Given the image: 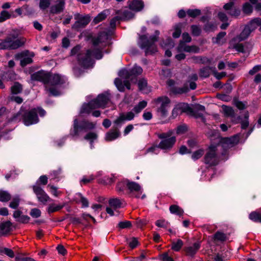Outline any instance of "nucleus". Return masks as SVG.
I'll return each instance as SVG.
<instances>
[{
	"label": "nucleus",
	"instance_id": "1",
	"mask_svg": "<svg viewBox=\"0 0 261 261\" xmlns=\"http://www.w3.org/2000/svg\"><path fill=\"white\" fill-rule=\"evenodd\" d=\"M14 34L8 35L5 39H0V50H14L23 46L27 39L23 37L18 38V31L14 30Z\"/></svg>",
	"mask_w": 261,
	"mask_h": 261
},
{
	"label": "nucleus",
	"instance_id": "2",
	"mask_svg": "<svg viewBox=\"0 0 261 261\" xmlns=\"http://www.w3.org/2000/svg\"><path fill=\"white\" fill-rule=\"evenodd\" d=\"M45 111L40 107L33 108L29 111L24 110L22 107H21L19 112L16 116H14L12 120H16L17 117L21 115L24 124L30 125L36 123L39 121L38 114L41 117H43L45 115Z\"/></svg>",
	"mask_w": 261,
	"mask_h": 261
},
{
	"label": "nucleus",
	"instance_id": "3",
	"mask_svg": "<svg viewBox=\"0 0 261 261\" xmlns=\"http://www.w3.org/2000/svg\"><path fill=\"white\" fill-rule=\"evenodd\" d=\"M92 57L97 59H101L102 57L101 49L95 47L87 49L85 53L78 55L77 60L79 63L83 66L88 67L91 62Z\"/></svg>",
	"mask_w": 261,
	"mask_h": 261
},
{
	"label": "nucleus",
	"instance_id": "4",
	"mask_svg": "<svg viewBox=\"0 0 261 261\" xmlns=\"http://www.w3.org/2000/svg\"><path fill=\"white\" fill-rule=\"evenodd\" d=\"M172 131H169L167 133H161L156 134L157 137L161 140L158 145V148L164 150H171L175 145L176 138L175 136H172Z\"/></svg>",
	"mask_w": 261,
	"mask_h": 261
},
{
	"label": "nucleus",
	"instance_id": "5",
	"mask_svg": "<svg viewBox=\"0 0 261 261\" xmlns=\"http://www.w3.org/2000/svg\"><path fill=\"white\" fill-rule=\"evenodd\" d=\"M141 47L145 49V55H152L158 51L155 43L158 41V35H153L149 38L146 35L140 36Z\"/></svg>",
	"mask_w": 261,
	"mask_h": 261
},
{
	"label": "nucleus",
	"instance_id": "6",
	"mask_svg": "<svg viewBox=\"0 0 261 261\" xmlns=\"http://www.w3.org/2000/svg\"><path fill=\"white\" fill-rule=\"evenodd\" d=\"M65 82V80L63 76L59 74H53L49 72V78L47 85L49 86L51 90L49 89H46V90L51 95H57L59 93L58 86L62 85Z\"/></svg>",
	"mask_w": 261,
	"mask_h": 261
},
{
	"label": "nucleus",
	"instance_id": "7",
	"mask_svg": "<svg viewBox=\"0 0 261 261\" xmlns=\"http://www.w3.org/2000/svg\"><path fill=\"white\" fill-rule=\"evenodd\" d=\"M152 102L156 107V112L161 116L165 117L168 114L170 107L171 100L166 96H162L154 99Z\"/></svg>",
	"mask_w": 261,
	"mask_h": 261
},
{
	"label": "nucleus",
	"instance_id": "8",
	"mask_svg": "<svg viewBox=\"0 0 261 261\" xmlns=\"http://www.w3.org/2000/svg\"><path fill=\"white\" fill-rule=\"evenodd\" d=\"M182 113L190 114L196 118L202 117V114L197 113L188 104L186 103H179L177 104L173 109L172 114L173 117H176L179 114Z\"/></svg>",
	"mask_w": 261,
	"mask_h": 261
},
{
	"label": "nucleus",
	"instance_id": "9",
	"mask_svg": "<svg viewBox=\"0 0 261 261\" xmlns=\"http://www.w3.org/2000/svg\"><path fill=\"white\" fill-rule=\"evenodd\" d=\"M217 147L211 146L204 158V162L209 166H215L218 164V159L216 154Z\"/></svg>",
	"mask_w": 261,
	"mask_h": 261
},
{
	"label": "nucleus",
	"instance_id": "10",
	"mask_svg": "<svg viewBox=\"0 0 261 261\" xmlns=\"http://www.w3.org/2000/svg\"><path fill=\"white\" fill-rule=\"evenodd\" d=\"M49 78V72L44 70H40L36 72L31 75V79L32 81H39L42 83L46 89H49L51 90L49 86L47 85L48 79Z\"/></svg>",
	"mask_w": 261,
	"mask_h": 261
},
{
	"label": "nucleus",
	"instance_id": "11",
	"mask_svg": "<svg viewBox=\"0 0 261 261\" xmlns=\"http://www.w3.org/2000/svg\"><path fill=\"white\" fill-rule=\"evenodd\" d=\"M74 18L76 21L73 24L72 28L75 29L84 28L90 21V17L88 15H83L76 13L74 14Z\"/></svg>",
	"mask_w": 261,
	"mask_h": 261
},
{
	"label": "nucleus",
	"instance_id": "12",
	"mask_svg": "<svg viewBox=\"0 0 261 261\" xmlns=\"http://www.w3.org/2000/svg\"><path fill=\"white\" fill-rule=\"evenodd\" d=\"M28 56H29L30 57L24 58L20 61V64L21 66L24 67L28 64H30L33 62L32 58L34 56V54L33 53H30L29 50H26L15 55V58L16 59L18 60Z\"/></svg>",
	"mask_w": 261,
	"mask_h": 261
},
{
	"label": "nucleus",
	"instance_id": "13",
	"mask_svg": "<svg viewBox=\"0 0 261 261\" xmlns=\"http://www.w3.org/2000/svg\"><path fill=\"white\" fill-rule=\"evenodd\" d=\"M32 188L39 202L45 204L50 200L49 196L39 185H34Z\"/></svg>",
	"mask_w": 261,
	"mask_h": 261
},
{
	"label": "nucleus",
	"instance_id": "14",
	"mask_svg": "<svg viewBox=\"0 0 261 261\" xmlns=\"http://www.w3.org/2000/svg\"><path fill=\"white\" fill-rule=\"evenodd\" d=\"M239 141V136L235 135L231 137L223 138L221 139L220 143L224 149L230 148L236 145Z\"/></svg>",
	"mask_w": 261,
	"mask_h": 261
},
{
	"label": "nucleus",
	"instance_id": "15",
	"mask_svg": "<svg viewBox=\"0 0 261 261\" xmlns=\"http://www.w3.org/2000/svg\"><path fill=\"white\" fill-rule=\"evenodd\" d=\"M109 204L110 207H107L106 212L110 216H113L114 211L113 209L116 210L121 207L123 205V201L118 198H112L109 200Z\"/></svg>",
	"mask_w": 261,
	"mask_h": 261
},
{
	"label": "nucleus",
	"instance_id": "16",
	"mask_svg": "<svg viewBox=\"0 0 261 261\" xmlns=\"http://www.w3.org/2000/svg\"><path fill=\"white\" fill-rule=\"evenodd\" d=\"M142 69L140 66H135L130 71L123 70L121 71L122 75L125 76V79H130L132 81L134 77L141 74L142 72Z\"/></svg>",
	"mask_w": 261,
	"mask_h": 261
},
{
	"label": "nucleus",
	"instance_id": "17",
	"mask_svg": "<svg viewBox=\"0 0 261 261\" xmlns=\"http://www.w3.org/2000/svg\"><path fill=\"white\" fill-rule=\"evenodd\" d=\"M223 8L227 14L233 17H237L240 14V10L236 8L233 5V3L229 2L224 5Z\"/></svg>",
	"mask_w": 261,
	"mask_h": 261
},
{
	"label": "nucleus",
	"instance_id": "18",
	"mask_svg": "<svg viewBox=\"0 0 261 261\" xmlns=\"http://www.w3.org/2000/svg\"><path fill=\"white\" fill-rule=\"evenodd\" d=\"M109 100V99L107 96L101 94L98 95V96L95 99L92 101L96 108H105L106 105L108 103Z\"/></svg>",
	"mask_w": 261,
	"mask_h": 261
},
{
	"label": "nucleus",
	"instance_id": "19",
	"mask_svg": "<svg viewBox=\"0 0 261 261\" xmlns=\"http://www.w3.org/2000/svg\"><path fill=\"white\" fill-rule=\"evenodd\" d=\"M135 117V115L132 112H128L126 113H121L119 116L114 121V123L119 124L125 121H130Z\"/></svg>",
	"mask_w": 261,
	"mask_h": 261
},
{
	"label": "nucleus",
	"instance_id": "20",
	"mask_svg": "<svg viewBox=\"0 0 261 261\" xmlns=\"http://www.w3.org/2000/svg\"><path fill=\"white\" fill-rule=\"evenodd\" d=\"M128 3L129 9L136 12L141 11L144 6L142 0H129Z\"/></svg>",
	"mask_w": 261,
	"mask_h": 261
},
{
	"label": "nucleus",
	"instance_id": "21",
	"mask_svg": "<svg viewBox=\"0 0 261 261\" xmlns=\"http://www.w3.org/2000/svg\"><path fill=\"white\" fill-rule=\"evenodd\" d=\"M64 8L65 2L63 0H59L56 5L50 8V13L53 14H59L63 12Z\"/></svg>",
	"mask_w": 261,
	"mask_h": 261
},
{
	"label": "nucleus",
	"instance_id": "22",
	"mask_svg": "<svg viewBox=\"0 0 261 261\" xmlns=\"http://www.w3.org/2000/svg\"><path fill=\"white\" fill-rule=\"evenodd\" d=\"M12 230V224L9 221L0 223V233L4 236L8 234Z\"/></svg>",
	"mask_w": 261,
	"mask_h": 261
},
{
	"label": "nucleus",
	"instance_id": "23",
	"mask_svg": "<svg viewBox=\"0 0 261 261\" xmlns=\"http://www.w3.org/2000/svg\"><path fill=\"white\" fill-rule=\"evenodd\" d=\"M178 49L179 50H183L188 53H197L199 51V48L196 45H187L183 43H180Z\"/></svg>",
	"mask_w": 261,
	"mask_h": 261
},
{
	"label": "nucleus",
	"instance_id": "24",
	"mask_svg": "<svg viewBox=\"0 0 261 261\" xmlns=\"http://www.w3.org/2000/svg\"><path fill=\"white\" fill-rule=\"evenodd\" d=\"M110 14V12L109 9H105L103 10L94 17L93 20V23L95 24H98L101 21L105 20Z\"/></svg>",
	"mask_w": 261,
	"mask_h": 261
},
{
	"label": "nucleus",
	"instance_id": "25",
	"mask_svg": "<svg viewBox=\"0 0 261 261\" xmlns=\"http://www.w3.org/2000/svg\"><path fill=\"white\" fill-rule=\"evenodd\" d=\"M200 247L199 243H195L192 246L186 247L184 248L186 254L189 256L195 255Z\"/></svg>",
	"mask_w": 261,
	"mask_h": 261
},
{
	"label": "nucleus",
	"instance_id": "26",
	"mask_svg": "<svg viewBox=\"0 0 261 261\" xmlns=\"http://www.w3.org/2000/svg\"><path fill=\"white\" fill-rule=\"evenodd\" d=\"M120 132L116 127L111 129L106 136V140L108 141H113L119 137Z\"/></svg>",
	"mask_w": 261,
	"mask_h": 261
},
{
	"label": "nucleus",
	"instance_id": "27",
	"mask_svg": "<svg viewBox=\"0 0 261 261\" xmlns=\"http://www.w3.org/2000/svg\"><path fill=\"white\" fill-rule=\"evenodd\" d=\"M250 34H251V32L249 31V29H248V28H246V27H245L244 30L240 33V34L239 35H238V36H237L236 37H235L233 39V40L235 41H238V42L242 41L246 39H247L248 37V36L250 35Z\"/></svg>",
	"mask_w": 261,
	"mask_h": 261
},
{
	"label": "nucleus",
	"instance_id": "28",
	"mask_svg": "<svg viewBox=\"0 0 261 261\" xmlns=\"http://www.w3.org/2000/svg\"><path fill=\"white\" fill-rule=\"evenodd\" d=\"M260 25H261V19L259 18H256L252 20L250 23L245 27L248 28L251 33Z\"/></svg>",
	"mask_w": 261,
	"mask_h": 261
},
{
	"label": "nucleus",
	"instance_id": "29",
	"mask_svg": "<svg viewBox=\"0 0 261 261\" xmlns=\"http://www.w3.org/2000/svg\"><path fill=\"white\" fill-rule=\"evenodd\" d=\"M169 211L171 214L178 215L179 216H182L184 211L183 209L176 204H173L170 206Z\"/></svg>",
	"mask_w": 261,
	"mask_h": 261
},
{
	"label": "nucleus",
	"instance_id": "30",
	"mask_svg": "<svg viewBox=\"0 0 261 261\" xmlns=\"http://www.w3.org/2000/svg\"><path fill=\"white\" fill-rule=\"evenodd\" d=\"M116 14L120 15L122 17V19H130L133 18L134 15L130 11L126 10L122 12L121 10H117L116 11Z\"/></svg>",
	"mask_w": 261,
	"mask_h": 261
},
{
	"label": "nucleus",
	"instance_id": "31",
	"mask_svg": "<svg viewBox=\"0 0 261 261\" xmlns=\"http://www.w3.org/2000/svg\"><path fill=\"white\" fill-rule=\"evenodd\" d=\"M94 109H96V108L95 107V105H94L93 101H91L89 103L83 105L81 112V113L89 114L90 113L92 110Z\"/></svg>",
	"mask_w": 261,
	"mask_h": 261
},
{
	"label": "nucleus",
	"instance_id": "32",
	"mask_svg": "<svg viewBox=\"0 0 261 261\" xmlns=\"http://www.w3.org/2000/svg\"><path fill=\"white\" fill-rule=\"evenodd\" d=\"M249 218L254 222L261 223V211L252 212L249 215Z\"/></svg>",
	"mask_w": 261,
	"mask_h": 261
},
{
	"label": "nucleus",
	"instance_id": "33",
	"mask_svg": "<svg viewBox=\"0 0 261 261\" xmlns=\"http://www.w3.org/2000/svg\"><path fill=\"white\" fill-rule=\"evenodd\" d=\"M138 86L140 91L147 93L149 90L148 89L147 82L144 79H141L138 82Z\"/></svg>",
	"mask_w": 261,
	"mask_h": 261
},
{
	"label": "nucleus",
	"instance_id": "34",
	"mask_svg": "<svg viewBox=\"0 0 261 261\" xmlns=\"http://www.w3.org/2000/svg\"><path fill=\"white\" fill-rule=\"evenodd\" d=\"M184 245L183 241L180 239H178L176 241H172L171 249L174 251H179Z\"/></svg>",
	"mask_w": 261,
	"mask_h": 261
},
{
	"label": "nucleus",
	"instance_id": "35",
	"mask_svg": "<svg viewBox=\"0 0 261 261\" xmlns=\"http://www.w3.org/2000/svg\"><path fill=\"white\" fill-rule=\"evenodd\" d=\"M64 206V204H56L55 203H53L49 205L47 211L49 213H53L61 210Z\"/></svg>",
	"mask_w": 261,
	"mask_h": 261
},
{
	"label": "nucleus",
	"instance_id": "36",
	"mask_svg": "<svg viewBox=\"0 0 261 261\" xmlns=\"http://www.w3.org/2000/svg\"><path fill=\"white\" fill-rule=\"evenodd\" d=\"M172 92L175 94H183L186 93L189 91L188 85L185 84L182 87H174L172 90Z\"/></svg>",
	"mask_w": 261,
	"mask_h": 261
},
{
	"label": "nucleus",
	"instance_id": "37",
	"mask_svg": "<svg viewBox=\"0 0 261 261\" xmlns=\"http://www.w3.org/2000/svg\"><path fill=\"white\" fill-rule=\"evenodd\" d=\"M147 101L145 100L141 101L134 108L133 110L136 114H138L147 106Z\"/></svg>",
	"mask_w": 261,
	"mask_h": 261
},
{
	"label": "nucleus",
	"instance_id": "38",
	"mask_svg": "<svg viewBox=\"0 0 261 261\" xmlns=\"http://www.w3.org/2000/svg\"><path fill=\"white\" fill-rule=\"evenodd\" d=\"M191 59L196 63H202V64H207L210 62V60L206 57H202L201 56L198 57H193L191 58Z\"/></svg>",
	"mask_w": 261,
	"mask_h": 261
},
{
	"label": "nucleus",
	"instance_id": "39",
	"mask_svg": "<svg viewBox=\"0 0 261 261\" xmlns=\"http://www.w3.org/2000/svg\"><path fill=\"white\" fill-rule=\"evenodd\" d=\"M47 188H49V192L55 197H59L62 194V192L58 190V188L53 185L49 184Z\"/></svg>",
	"mask_w": 261,
	"mask_h": 261
},
{
	"label": "nucleus",
	"instance_id": "40",
	"mask_svg": "<svg viewBox=\"0 0 261 261\" xmlns=\"http://www.w3.org/2000/svg\"><path fill=\"white\" fill-rule=\"evenodd\" d=\"M11 195L7 191H0V201L7 202L11 199Z\"/></svg>",
	"mask_w": 261,
	"mask_h": 261
},
{
	"label": "nucleus",
	"instance_id": "41",
	"mask_svg": "<svg viewBox=\"0 0 261 261\" xmlns=\"http://www.w3.org/2000/svg\"><path fill=\"white\" fill-rule=\"evenodd\" d=\"M127 187L131 191L140 192L141 190L140 186L135 182H128Z\"/></svg>",
	"mask_w": 261,
	"mask_h": 261
},
{
	"label": "nucleus",
	"instance_id": "42",
	"mask_svg": "<svg viewBox=\"0 0 261 261\" xmlns=\"http://www.w3.org/2000/svg\"><path fill=\"white\" fill-rule=\"evenodd\" d=\"M22 88L21 84L19 83H15L14 85L11 87V90L13 94H17L22 91Z\"/></svg>",
	"mask_w": 261,
	"mask_h": 261
},
{
	"label": "nucleus",
	"instance_id": "43",
	"mask_svg": "<svg viewBox=\"0 0 261 261\" xmlns=\"http://www.w3.org/2000/svg\"><path fill=\"white\" fill-rule=\"evenodd\" d=\"M214 239L215 241L223 242L226 240L227 237L224 233L217 231L214 234Z\"/></svg>",
	"mask_w": 261,
	"mask_h": 261
},
{
	"label": "nucleus",
	"instance_id": "44",
	"mask_svg": "<svg viewBox=\"0 0 261 261\" xmlns=\"http://www.w3.org/2000/svg\"><path fill=\"white\" fill-rule=\"evenodd\" d=\"M187 14L190 17L195 18L201 14V11L197 9H188Z\"/></svg>",
	"mask_w": 261,
	"mask_h": 261
},
{
	"label": "nucleus",
	"instance_id": "45",
	"mask_svg": "<svg viewBox=\"0 0 261 261\" xmlns=\"http://www.w3.org/2000/svg\"><path fill=\"white\" fill-rule=\"evenodd\" d=\"M155 225L159 227L164 228H168L170 226V223L166 221L165 219H160L155 222Z\"/></svg>",
	"mask_w": 261,
	"mask_h": 261
},
{
	"label": "nucleus",
	"instance_id": "46",
	"mask_svg": "<svg viewBox=\"0 0 261 261\" xmlns=\"http://www.w3.org/2000/svg\"><path fill=\"white\" fill-rule=\"evenodd\" d=\"M95 124L93 122H84L82 125L80 126V128L82 129H84L85 130H87L89 129H92L94 128Z\"/></svg>",
	"mask_w": 261,
	"mask_h": 261
},
{
	"label": "nucleus",
	"instance_id": "47",
	"mask_svg": "<svg viewBox=\"0 0 261 261\" xmlns=\"http://www.w3.org/2000/svg\"><path fill=\"white\" fill-rule=\"evenodd\" d=\"M192 34L195 36H198L201 32V28L196 25H192L191 27Z\"/></svg>",
	"mask_w": 261,
	"mask_h": 261
},
{
	"label": "nucleus",
	"instance_id": "48",
	"mask_svg": "<svg viewBox=\"0 0 261 261\" xmlns=\"http://www.w3.org/2000/svg\"><path fill=\"white\" fill-rule=\"evenodd\" d=\"M211 68L208 67H206L200 69L199 75L201 77H207L209 76Z\"/></svg>",
	"mask_w": 261,
	"mask_h": 261
},
{
	"label": "nucleus",
	"instance_id": "49",
	"mask_svg": "<svg viewBox=\"0 0 261 261\" xmlns=\"http://www.w3.org/2000/svg\"><path fill=\"white\" fill-rule=\"evenodd\" d=\"M20 202V199L18 197H14L12 199L9 204V206L13 209H16L18 207Z\"/></svg>",
	"mask_w": 261,
	"mask_h": 261
},
{
	"label": "nucleus",
	"instance_id": "50",
	"mask_svg": "<svg viewBox=\"0 0 261 261\" xmlns=\"http://www.w3.org/2000/svg\"><path fill=\"white\" fill-rule=\"evenodd\" d=\"M11 17V14L6 11H2L0 13V23L5 21Z\"/></svg>",
	"mask_w": 261,
	"mask_h": 261
},
{
	"label": "nucleus",
	"instance_id": "51",
	"mask_svg": "<svg viewBox=\"0 0 261 261\" xmlns=\"http://www.w3.org/2000/svg\"><path fill=\"white\" fill-rule=\"evenodd\" d=\"M61 174V170L60 169H58L57 170H55L52 171L50 173L49 176L51 177V180H55L57 178H59Z\"/></svg>",
	"mask_w": 261,
	"mask_h": 261
},
{
	"label": "nucleus",
	"instance_id": "52",
	"mask_svg": "<svg viewBox=\"0 0 261 261\" xmlns=\"http://www.w3.org/2000/svg\"><path fill=\"white\" fill-rule=\"evenodd\" d=\"M51 0H40L39 7L42 10H45L50 5Z\"/></svg>",
	"mask_w": 261,
	"mask_h": 261
},
{
	"label": "nucleus",
	"instance_id": "53",
	"mask_svg": "<svg viewBox=\"0 0 261 261\" xmlns=\"http://www.w3.org/2000/svg\"><path fill=\"white\" fill-rule=\"evenodd\" d=\"M204 154V150L203 149H199L193 152L192 155V158L194 160H197L200 159Z\"/></svg>",
	"mask_w": 261,
	"mask_h": 261
},
{
	"label": "nucleus",
	"instance_id": "54",
	"mask_svg": "<svg viewBox=\"0 0 261 261\" xmlns=\"http://www.w3.org/2000/svg\"><path fill=\"white\" fill-rule=\"evenodd\" d=\"M120 20H122V17L120 16V15H117V16L113 18L110 21V26L112 28H114L116 27V24Z\"/></svg>",
	"mask_w": 261,
	"mask_h": 261
},
{
	"label": "nucleus",
	"instance_id": "55",
	"mask_svg": "<svg viewBox=\"0 0 261 261\" xmlns=\"http://www.w3.org/2000/svg\"><path fill=\"white\" fill-rule=\"evenodd\" d=\"M129 247L133 249L135 248L139 244V242L137 238H131L128 242Z\"/></svg>",
	"mask_w": 261,
	"mask_h": 261
},
{
	"label": "nucleus",
	"instance_id": "56",
	"mask_svg": "<svg viewBox=\"0 0 261 261\" xmlns=\"http://www.w3.org/2000/svg\"><path fill=\"white\" fill-rule=\"evenodd\" d=\"M115 84L120 91H124L125 88L124 86L123 82L121 80L117 79L115 81Z\"/></svg>",
	"mask_w": 261,
	"mask_h": 261
},
{
	"label": "nucleus",
	"instance_id": "57",
	"mask_svg": "<svg viewBox=\"0 0 261 261\" xmlns=\"http://www.w3.org/2000/svg\"><path fill=\"white\" fill-rule=\"evenodd\" d=\"M243 11L244 13L249 14L252 12V8L251 5L249 3H246L244 5L243 7Z\"/></svg>",
	"mask_w": 261,
	"mask_h": 261
},
{
	"label": "nucleus",
	"instance_id": "58",
	"mask_svg": "<svg viewBox=\"0 0 261 261\" xmlns=\"http://www.w3.org/2000/svg\"><path fill=\"white\" fill-rule=\"evenodd\" d=\"M97 138V135L93 132H90L87 134L84 137V139L87 140L93 141Z\"/></svg>",
	"mask_w": 261,
	"mask_h": 261
},
{
	"label": "nucleus",
	"instance_id": "59",
	"mask_svg": "<svg viewBox=\"0 0 261 261\" xmlns=\"http://www.w3.org/2000/svg\"><path fill=\"white\" fill-rule=\"evenodd\" d=\"M30 215L32 217L37 218L40 216L41 211L38 208H33L31 210Z\"/></svg>",
	"mask_w": 261,
	"mask_h": 261
},
{
	"label": "nucleus",
	"instance_id": "60",
	"mask_svg": "<svg viewBox=\"0 0 261 261\" xmlns=\"http://www.w3.org/2000/svg\"><path fill=\"white\" fill-rule=\"evenodd\" d=\"M118 226L120 228L124 229L130 227L132 226V224L130 221H126L119 222Z\"/></svg>",
	"mask_w": 261,
	"mask_h": 261
},
{
	"label": "nucleus",
	"instance_id": "61",
	"mask_svg": "<svg viewBox=\"0 0 261 261\" xmlns=\"http://www.w3.org/2000/svg\"><path fill=\"white\" fill-rule=\"evenodd\" d=\"M187 130V127L186 125H180L176 128V134L178 135L183 134Z\"/></svg>",
	"mask_w": 261,
	"mask_h": 261
},
{
	"label": "nucleus",
	"instance_id": "62",
	"mask_svg": "<svg viewBox=\"0 0 261 261\" xmlns=\"http://www.w3.org/2000/svg\"><path fill=\"white\" fill-rule=\"evenodd\" d=\"M2 252L4 253L5 254H6L7 256L11 258H13L14 257V251L11 249L5 248H4Z\"/></svg>",
	"mask_w": 261,
	"mask_h": 261
},
{
	"label": "nucleus",
	"instance_id": "63",
	"mask_svg": "<svg viewBox=\"0 0 261 261\" xmlns=\"http://www.w3.org/2000/svg\"><path fill=\"white\" fill-rule=\"evenodd\" d=\"M181 33V28L180 25H177L175 28L174 32H173L172 36L175 38H178Z\"/></svg>",
	"mask_w": 261,
	"mask_h": 261
},
{
	"label": "nucleus",
	"instance_id": "64",
	"mask_svg": "<svg viewBox=\"0 0 261 261\" xmlns=\"http://www.w3.org/2000/svg\"><path fill=\"white\" fill-rule=\"evenodd\" d=\"M57 249L59 254H62V255H65L67 254V251L65 247L62 245H59L57 247Z\"/></svg>",
	"mask_w": 261,
	"mask_h": 261
}]
</instances>
